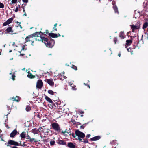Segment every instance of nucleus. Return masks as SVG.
Here are the masks:
<instances>
[{
	"instance_id": "nucleus-20",
	"label": "nucleus",
	"mask_w": 148,
	"mask_h": 148,
	"mask_svg": "<svg viewBox=\"0 0 148 148\" xmlns=\"http://www.w3.org/2000/svg\"><path fill=\"white\" fill-rule=\"evenodd\" d=\"M45 99L49 103H52L53 102L52 100L49 97L47 96H46L45 97Z\"/></svg>"
},
{
	"instance_id": "nucleus-61",
	"label": "nucleus",
	"mask_w": 148,
	"mask_h": 148,
	"mask_svg": "<svg viewBox=\"0 0 148 148\" xmlns=\"http://www.w3.org/2000/svg\"><path fill=\"white\" fill-rule=\"evenodd\" d=\"M83 116V114H82V115H81V117H82V116Z\"/></svg>"
},
{
	"instance_id": "nucleus-17",
	"label": "nucleus",
	"mask_w": 148,
	"mask_h": 148,
	"mask_svg": "<svg viewBox=\"0 0 148 148\" xmlns=\"http://www.w3.org/2000/svg\"><path fill=\"white\" fill-rule=\"evenodd\" d=\"M49 35L53 38H56L58 37L56 34L53 33H49Z\"/></svg>"
},
{
	"instance_id": "nucleus-49",
	"label": "nucleus",
	"mask_w": 148,
	"mask_h": 148,
	"mask_svg": "<svg viewBox=\"0 0 148 148\" xmlns=\"http://www.w3.org/2000/svg\"><path fill=\"white\" fill-rule=\"evenodd\" d=\"M12 45L13 46H15L16 47H17V46L15 45V43L14 42H13V43L12 44Z\"/></svg>"
},
{
	"instance_id": "nucleus-62",
	"label": "nucleus",
	"mask_w": 148,
	"mask_h": 148,
	"mask_svg": "<svg viewBox=\"0 0 148 148\" xmlns=\"http://www.w3.org/2000/svg\"><path fill=\"white\" fill-rule=\"evenodd\" d=\"M1 140H2L3 141H4V140L2 138L1 139Z\"/></svg>"
},
{
	"instance_id": "nucleus-64",
	"label": "nucleus",
	"mask_w": 148,
	"mask_h": 148,
	"mask_svg": "<svg viewBox=\"0 0 148 148\" xmlns=\"http://www.w3.org/2000/svg\"><path fill=\"white\" fill-rule=\"evenodd\" d=\"M58 36H60V34H58Z\"/></svg>"
},
{
	"instance_id": "nucleus-13",
	"label": "nucleus",
	"mask_w": 148,
	"mask_h": 148,
	"mask_svg": "<svg viewBox=\"0 0 148 148\" xmlns=\"http://www.w3.org/2000/svg\"><path fill=\"white\" fill-rule=\"evenodd\" d=\"M58 143L60 145H66V143L63 140H58Z\"/></svg>"
},
{
	"instance_id": "nucleus-63",
	"label": "nucleus",
	"mask_w": 148,
	"mask_h": 148,
	"mask_svg": "<svg viewBox=\"0 0 148 148\" xmlns=\"http://www.w3.org/2000/svg\"><path fill=\"white\" fill-rule=\"evenodd\" d=\"M12 51L11 50H10L9 51L10 52H11Z\"/></svg>"
},
{
	"instance_id": "nucleus-12",
	"label": "nucleus",
	"mask_w": 148,
	"mask_h": 148,
	"mask_svg": "<svg viewBox=\"0 0 148 148\" xmlns=\"http://www.w3.org/2000/svg\"><path fill=\"white\" fill-rule=\"evenodd\" d=\"M17 132L16 130H14L10 134V136L11 138H14L17 134Z\"/></svg>"
},
{
	"instance_id": "nucleus-9",
	"label": "nucleus",
	"mask_w": 148,
	"mask_h": 148,
	"mask_svg": "<svg viewBox=\"0 0 148 148\" xmlns=\"http://www.w3.org/2000/svg\"><path fill=\"white\" fill-rule=\"evenodd\" d=\"M13 20V19L12 18H11L8 19L6 22H5L3 24V26H5L7 25L8 24H10L11 23Z\"/></svg>"
},
{
	"instance_id": "nucleus-16",
	"label": "nucleus",
	"mask_w": 148,
	"mask_h": 148,
	"mask_svg": "<svg viewBox=\"0 0 148 148\" xmlns=\"http://www.w3.org/2000/svg\"><path fill=\"white\" fill-rule=\"evenodd\" d=\"M68 146L70 148H75V145L72 143L69 142L68 143Z\"/></svg>"
},
{
	"instance_id": "nucleus-7",
	"label": "nucleus",
	"mask_w": 148,
	"mask_h": 148,
	"mask_svg": "<svg viewBox=\"0 0 148 148\" xmlns=\"http://www.w3.org/2000/svg\"><path fill=\"white\" fill-rule=\"evenodd\" d=\"M6 32L11 34H15L17 33L16 32H14L12 29V28L11 27H9L7 28Z\"/></svg>"
},
{
	"instance_id": "nucleus-32",
	"label": "nucleus",
	"mask_w": 148,
	"mask_h": 148,
	"mask_svg": "<svg viewBox=\"0 0 148 148\" xmlns=\"http://www.w3.org/2000/svg\"><path fill=\"white\" fill-rule=\"evenodd\" d=\"M4 4L3 3L0 2V8H4Z\"/></svg>"
},
{
	"instance_id": "nucleus-50",
	"label": "nucleus",
	"mask_w": 148,
	"mask_h": 148,
	"mask_svg": "<svg viewBox=\"0 0 148 148\" xmlns=\"http://www.w3.org/2000/svg\"><path fill=\"white\" fill-rule=\"evenodd\" d=\"M57 79V77L56 76H55L54 77V80H56Z\"/></svg>"
},
{
	"instance_id": "nucleus-40",
	"label": "nucleus",
	"mask_w": 148,
	"mask_h": 148,
	"mask_svg": "<svg viewBox=\"0 0 148 148\" xmlns=\"http://www.w3.org/2000/svg\"><path fill=\"white\" fill-rule=\"evenodd\" d=\"M30 137L29 136L28 134H27V135L26 136V138L27 139H30Z\"/></svg>"
},
{
	"instance_id": "nucleus-29",
	"label": "nucleus",
	"mask_w": 148,
	"mask_h": 148,
	"mask_svg": "<svg viewBox=\"0 0 148 148\" xmlns=\"http://www.w3.org/2000/svg\"><path fill=\"white\" fill-rule=\"evenodd\" d=\"M31 110V107L29 106H27L26 108V110L27 111H30Z\"/></svg>"
},
{
	"instance_id": "nucleus-34",
	"label": "nucleus",
	"mask_w": 148,
	"mask_h": 148,
	"mask_svg": "<svg viewBox=\"0 0 148 148\" xmlns=\"http://www.w3.org/2000/svg\"><path fill=\"white\" fill-rule=\"evenodd\" d=\"M72 68L75 70H77V67L74 65H72Z\"/></svg>"
},
{
	"instance_id": "nucleus-36",
	"label": "nucleus",
	"mask_w": 148,
	"mask_h": 148,
	"mask_svg": "<svg viewBox=\"0 0 148 148\" xmlns=\"http://www.w3.org/2000/svg\"><path fill=\"white\" fill-rule=\"evenodd\" d=\"M114 42L115 44L116 43V42L117 41V38H114Z\"/></svg>"
},
{
	"instance_id": "nucleus-45",
	"label": "nucleus",
	"mask_w": 148,
	"mask_h": 148,
	"mask_svg": "<svg viewBox=\"0 0 148 148\" xmlns=\"http://www.w3.org/2000/svg\"><path fill=\"white\" fill-rule=\"evenodd\" d=\"M71 135L74 138L75 137V136H76V135H75L74 133H72Z\"/></svg>"
},
{
	"instance_id": "nucleus-51",
	"label": "nucleus",
	"mask_w": 148,
	"mask_h": 148,
	"mask_svg": "<svg viewBox=\"0 0 148 148\" xmlns=\"http://www.w3.org/2000/svg\"><path fill=\"white\" fill-rule=\"evenodd\" d=\"M65 133V131H62L61 132V134H63L64 133Z\"/></svg>"
},
{
	"instance_id": "nucleus-52",
	"label": "nucleus",
	"mask_w": 148,
	"mask_h": 148,
	"mask_svg": "<svg viewBox=\"0 0 148 148\" xmlns=\"http://www.w3.org/2000/svg\"><path fill=\"white\" fill-rule=\"evenodd\" d=\"M46 34H48L49 35V32H48V30H46Z\"/></svg>"
},
{
	"instance_id": "nucleus-42",
	"label": "nucleus",
	"mask_w": 148,
	"mask_h": 148,
	"mask_svg": "<svg viewBox=\"0 0 148 148\" xmlns=\"http://www.w3.org/2000/svg\"><path fill=\"white\" fill-rule=\"evenodd\" d=\"M23 2L25 3H27L28 2V0H22Z\"/></svg>"
},
{
	"instance_id": "nucleus-47",
	"label": "nucleus",
	"mask_w": 148,
	"mask_h": 148,
	"mask_svg": "<svg viewBox=\"0 0 148 148\" xmlns=\"http://www.w3.org/2000/svg\"><path fill=\"white\" fill-rule=\"evenodd\" d=\"M57 23H56V24H55L54 25V27H55V30L56 31L57 30V28H56V26H57Z\"/></svg>"
},
{
	"instance_id": "nucleus-21",
	"label": "nucleus",
	"mask_w": 148,
	"mask_h": 148,
	"mask_svg": "<svg viewBox=\"0 0 148 148\" xmlns=\"http://www.w3.org/2000/svg\"><path fill=\"white\" fill-rule=\"evenodd\" d=\"M126 44L128 45H130L132 42V41L131 40H128L126 41Z\"/></svg>"
},
{
	"instance_id": "nucleus-56",
	"label": "nucleus",
	"mask_w": 148,
	"mask_h": 148,
	"mask_svg": "<svg viewBox=\"0 0 148 148\" xmlns=\"http://www.w3.org/2000/svg\"><path fill=\"white\" fill-rule=\"evenodd\" d=\"M12 148H18L16 147V146H14L12 147Z\"/></svg>"
},
{
	"instance_id": "nucleus-4",
	"label": "nucleus",
	"mask_w": 148,
	"mask_h": 148,
	"mask_svg": "<svg viewBox=\"0 0 148 148\" xmlns=\"http://www.w3.org/2000/svg\"><path fill=\"white\" fill-rule=\"evenodd\" d=\"M40 131H42L45 134H47L49 132V130L45 126H43L39 128Z\"/></svg>"
},
{
	"instance_id": "nucleus-10",
	"label": "nucleus",
	"mask_w": 148,
	"mask_h": 148,
	"mask_svg": "<svg viewBox=\"0 0 148 148\" xmlns=\"http://www.w3.org/2000/svg\"><path fill=\"white\" fill-rule=\"evenodd\" d=\"M131 26V28L132 29V32H134L135 29H137L139 28L140 26L139 25H132Z\"/></svg>"
},
{
	"instance_id": "nucleus-1",
	"label": "nucleus",
	"mask_w": 148,
	"mask_h": 148,
	"mask_svg": "<svg viewBox=\"0 0 148 148\" xmlns=\"http://www.w3.org/2000/svg\"><path fill=\"white\" fill-rule=\"evenodd\" d=\"M51 126L54 130L57 132H61V130L60 129L59 125L58 123H53L51 124Z\"/></svg>"
},
{
	"instance_id": "nucleus-55",
	"label": "nucleus",
	"mask_w": 148,
	"mask_h": 148,
	"mask_svg": "<svg viewBox=\"0 0 148 148\" xmlns=\"http://www.w3.org/2000/svg\"><path fill=\"white\" fill-rule=\"evenodd\" d=\"M63 77L64 79H66V78H67L66 77V76H63Z\"/></svg>"
},
{
	"instance_id": "nucleus-59",
	"label": "nucleus",
	"mask_w": 148,
	"mask_h": 148,
	"mask_svg": "<svg viewBox=\"0 0 148 148\" xmlns=\"http://www.w3.org/2000/svg\"><path fill=\"white\" fill-rule=\"evenodd\" d=\"M53 30H55V27H54L53 28Z\"/></svg>"
},
{
	"instance_id": "nucleus-6",
	"label": "nucleus",
	"mask_w": 148,
	"mask_h": 148,
	"mask_svg": "<svg viewBox=\"0 0 148 148\" xmlns=\"http://www.w3.org/2000/svg\"><path fill=\"white\" fill-rule=\"evenodd\" d=\"M43 86V82L41 80H38L36 83V87L38 89L41 88Z\"/></svg>"
},
{
	"instance_id": "nucleus-8",
	"label": "nucleus",
	"mask_w": 148,
	"mask_h": 148,
	"mask_svg": "<svg viewBox=\"0 0 148 148\" xmlns=\"http://www.w3.org/2000/svg\"><path fill=\"white\" fill-rule=\"evenodd\" d=\"M45 81L51 86H53L54 85V82L52 79H47Z\"/></svg>"
},
{
	"instance_id": "nucleus-15",
	"label": "nucleus",
	"mask_w": 148,
	"mask_h": 148,
	"mask_svg": "<svg viewBox=\"0 0 148 148\" xmlns=\"http://www.w3.org/2000/svg\"><path fill=\"white\" fill-rule=\"evenodd\" d=\"M26 133L25 132H22L20 135V136L21 138H26Z\"/></svg>"
},
{
	"instance_id": "nucleus-31",
	"label": "nucleus",
	"mask_w": 148,
	"mask_h": 148,
	"mask_svg": "<svg viewBox=\"0 0 148 148\" xmlns=\"http://www.w3.org/2000/svg\"><path fill=\"white\" fill-rule=\"evenodd\" d=\"M50 143L51 145H53L55 144V141L54 140H51L50 141Z\"/></svg>"
},
{
	"instance_id": "nucleus-48",
	"label": "nucleus",
	"mask_w": 148,
	"mask_h": 148,
	"mask_svg": "<svg viewBox=\"0 0 148 148\" xmlns=\"http://www.w3.org/2000/svg\"><path fill=\"white\" fill-rule=\"evenodd\" d=\"M90 134H88V135H87L86 136V137L87 138H89L90 137Z\"/></svg>"
},
{
	"instance_id": "nucleus-28",
	"label": "nucleus",
	"mask_w": 148,
	"mask_h": 148,
	"mask_svg": "<svg viewBox=\"0 0 148 148\" xmlns=\"http://www.w3.org/2000/svg\"><path fill=\"white\" fill-rule=\"evenodd\" d=\"M123 34V33L122 32H121L119 34V37L121 39H123L124 38Z\"/></svg>"
},
{
	"instance_id": "nucleus-54",
	"label": "nucleus",
	"mask_w": 148,
	"mask_h": 148,
	"mask_svg": "<svg viewBox=\"0 0 148 148\" xmlns=\"http://www.w3.org/2000/svg\"><path fill=\"white\" fill-rule=\"evenodd\" d=\"M118 56L119 57H120L121 56V54L120 53H119V54H118Z\"/></svg>"
},
{
	"instance_id": "nucleus-39",
	"label": "nucleus",
	"mask_w": 148,
	"mask_h": 148,
	"mask_svg": "<svg viewBox=\"0 0 148 148\" xmlns=\"http://www.w3.org/2000/svg\"><path fill=\"white\" fill-rule=\"evenodd\" d=\"M84 143H87L88 142V141L87 140H83V142Z\"/></svg>"
},
{
	"instance_id": "nucleus-37",
	"label": "nucleus",
	"mask_w": 148,
	"mask_h": 148,
	"mask_svg": "<svg viewBox=\"0 0 148 148\" xmlns=\"http://www.w3.org/2000/svg\"><path fill=\"white\" fill-rule=\"evenodd\" d=\"M78 139L80 141L83 142L84 139L80 138H78Z\"/></svg>"
},
{
	"instance_id": "nucleus-18",
	"label": "nucleus",
	"mask_w": 148,
	"mask_h": 148,
	"mask_svg": "<svg viewBox=\"0 0 148 148\" xmlns=\"http://www.w3.org/2000/svg\"><path fill=\"white\" fill-rule=\"evenodd\" d=\"M40 131L39 130V129L38 130L37 129H34L32 130V132L34 134H38L39 132Z\"/></svg>"
},
{
	"instance_id": "nucleus-27",
	"label": "nucleus",
	"mask_w": 148,
	"mask_h": 148,
	"mask_svg": "<svg viewBox=\"0 0 148 148\" xmlns=\"http://www.w3.org/2000/svg\"><path fill=\"white\" fill-rule=\"evenodd\" d=\"M69 85L71 86L72 87V88L73 90H76V89L75 88V87H76V86L75 85H73V86H72V84L71 83H69Z\"/></svg>"
},
{
	"instance_id": "nucleus-38",
	"label": "nucleus",
	"mask_w": 148,
	"mask_h": 148,
	"mask_svg": "<svg viewBox=\"0 0 148 148\" xmlns=\"http://www.w3.org/2000/svg\"><path fill=\"white\" fill-rule=\"evenodd\" d=\"M23 12L24 13V15H25V16H26L27 14L25 13V10L24 8H23Z\"/></svg>"
},
{
	"instance_id": "nucleus-23",
	"label": "nucleus",
	"mask_w": 148,
	"mask_h": 148,
	"mask_svg": "<svg viewBox=\"0 0 148 148\" xmlns=\"http://www.w3.org/2000/svg\"><path fill=\"white\" fill-rule=\"evenodd\" d=\"M113 8L115 11V13H117L118 14L119 12L118 10V8L116 6V5H114L113 6Z\"/></svg>"
},
{
	"instance_id": "nucleus-30",
	"label": "nucleus",
	"mask_w": 148,
	"mask_h": 148,
	"mask_svg": "<svg viewBox=\"0 0 148 148\" xmlns=\"http://www.w3.org/2000/svg\"><path fill=\"white\" fill-rule=\"evenodd\" d=\"M29 141L30 142H33V141L36 142V139H34V138H30V139H29Z\"/></svg>"
},
{
	"instance_id": "nucleus-2",
	"label": "nucleus",
	"mask_w": 148,
	"mask_h": 148,
	"mask_svg": "<svg viewBox=\"0 0 148 148\" xmlns=\"http://www.w3.org/2000/svg\"><path fill=\"white\" fill-rule=\"evenodd\" d=\"M41 39L42 40V42L44 43L45 45L47 47H52V45L51 43L48 42L47 38H46L44 37H41Z\"/></svg>"
},
{
	"instance_id": "nucleus-26",
	"label": "nucleus",
	"mask_w": 148,
	"mask_h": 148,
	"mask_svg": "<svg viewBox=\"0 0 148 148\" xmlns=\"http://www.w3.org/2000/svg\"><path fill=\"white\" fill-rule=\"evenodd\" d=\"M48 92L49 94L52 95H54L55 93H56V92H54L51 90H49Z\"/></svg>"
},
{
	"instance_id": "nucleus-35",
	"label": "nucleus",
	"mask_w": 148,
	"mask_h": 148,
	"mask_svg": "<svg viewBox=\"0 0 148 148\" xmlns=\"http://www.w3.org/2000/svg\"><path fill=\"white\" fill-rule=\"evenodd\" d=\"M68 132H66V131H65V133H64L63 135L65 137H66L67 136V134H68Z\"/></svg>"
},
{
	"instance_id": "nucleus-58",
	"label": "nucleus",
	"mask_w": 148,
	"mask_h": 148,
	"mask_svg": "<svg viewBox=\"0 0 148 148\" xmlns=\"http://www.w3.org/2000/svg\"><path fill=\"white\" fill-rule=\"evenodd\" d=\"M13 59V58H10V60H12Z\"/></svg>"
},
{
	"instance_id": "nucleus-43",
	"label": "nucleus",
	"mask_w": 148,
	"mask_h": 148,
	"mask_svg": "<svg viewBox=\"0 0 148 148\" xmlns=\"http://www.w3.org/2000/svg\"><path fill=\"white\" fill-rule=\"evenodd\" d=\"M18 11V8L17 7H16L15 9L14 10V11L15 12H17Z\"/></svg>"
},
{
	"instance_id": "nucleus-14",
	"label": "nucleus",
	"mask_w": 148,
	"mask_h": 148,
	"mask_svg": "<svg viewBox=\"0 0 148 148\" xmlns=\"http://www.w3.org/2000/svg\"><path fill=\"white\" fill-rule=\"evenodd\" d=\"M100 138V136H97L91 138L90 140L92 141H96L99 140Z\"/></svg>"
},
{
	"instance_id": "nucleus-3",
	"label": "nucleus",
	"mask_w": 148,
	"mask_h": 148,
	"mask_svg": "<svg viewBox=\"0 0 148 148\" xmlns=\"http://www.w3.org/2000/svg\"><path fill=\"white\" fill-rule=\"evenodd\" d=\"M76 135L78 136L77 138H83L85 137V134L79 130H77L75 131Z\"/></svg>"
},
{
	"instance_id": "nucleus-60",
	"label": "nucleus",
	"mask_w": 148,
	"mask_h": 148,
	"mask_svg": "<svg viewBox=\"0 0 148 148\" xmlns=\"http://www.w3.org/2000/svg\"><path fill=\"white\" fill-rule=\"evenodd\" d=\"M87 86H88V87L89 88H90V86H89V85H87Z\"/></svg>"
},
{
	"instance_id": "nucleus-41",
	"label": "nucleus",
	"mask_w": 148,
	"mask_h": 148,
	"mask_svg": "<svg viewBox=\"0 0 148 148\" xmlns=\"http://www.w3.org/2000/svg\"><path fill=\"white\" fill-rule=\"evenodd\" d=\"M12 79L13 80H14L15 79V75H12Z\"/></svg>"
},
{
	"instance_id": "nucleus-57",
	"label": "nucleus",
	"mask_w": 148,
	"mask_h": 148,
	"mask_svg": "<svg viewBox=\"0 0 148 148\" xmlns=\"http://www.w3.org/2000/svg\"><path fill=\"white\" fill-rule=\"evenodd\" d=\"M80 113L82 114H83L84 113V112H83L81 111L80 112Z\"/></svg>"
},
{
	"instance_id": "nucleus-11",
	"label": "nucleus",
	"mask_w": 148,
	"mask_h": 148,
	"mask_svg": "<svg viewBox=\"0 0 148 148\" xmlns=\"http://www.w3.org/2000/svg\"><path fill=\"white\" fill-rule=\"evenodd\" d=\"M32 38H33L32 36L30 35L28 36H27L25 38V40L26 42H28V41H31L32 42V43H33L34 42L33 41H32V40L31 39Z\"/></svg>"
},
{
	"instance_id": "nucleus-25",
	"label": "nucleus",
	"mask_w": 148,
	"mask_h": 148,
	"mask_svg": "<svg viewBox=\"0 0 148 148\" xmlns=\"http://www.w3.org/2000/svg\"><path fill=\"white\" fill-rule=\"evenodd\" d=\"M12 99H13L14 100L18 102H19V97L16 96L15 97H13L12 98Z\"/></svg>"
},
{
	"instance_id": "nucleus-53",
	"label": "nucleus",
	"mask_w": 148,
	"mask_h": 148,
	"mask_svg": "<svg viewBox=\"0 0 148 148\" xmlns=\"http://www.w3.org/2000/svg\"><path fill=\"white\" fill-rule=\"evenodd\" d=\"M80 128H84V127L82 125H81V126H80Z\"/></svg>"
},
{
	"instance_id": "nucleus-24",
	"label": "nucleus",
	"mask_w": 148,
	"mask_h": 148,
	"mask_svg": "<svg viewBox=\"0 0 148 148\" xmlns=\"http://www.w3.org/2000/svg\"><path fill=\"white\" fill-rule=\"evenodd\" d=\"M40 33L38 32H37L32 34V36L33 37V36L38 37L39 36V35L40 34Z\"/></svg>"
},
{
	"instance_id": "nucleus-5",
	"label": "nucleus",
	"mask_w": 148,
	"mask_h": 148,
	"mask_svg": "<svg viewBox=\"0 0 148 148\" xmlns=\"http://www.w3.org/2000/svg\"><path fill=\"white\" fill-rule=\"evenodd\" d=\"M9 145H14L15 146H18L19 143L17 142H16L12 140H10L8 141V143L7 145V146H9Z\"/></svg>"
},
{
	"instance_id": "nucleus-46",
	"label": "nucleus",
	"mask_w": 148,
	"mask_h": 148,
	"mask_svg": "<svg viewBox=\"0 0 148 148\" xmlns=\"http://www.w3.org/2000/svg\"><path fill=\"white\" fill-rule=\"evenodd\" d=\"M17 23H19V26L22 29V28L21 26V25H20V24H21V23L20 22H17Z\"/></svg>"
},
{
	"instance_id": "nucleus-44",
	"label": "nucleus",
	"mask_w": 148,
	"mask_h": 148,
	"mask_svg": "<svg viewBox=\"0 0 148 148\" xmlns=\"http://www.w3.org/2000/svg\"><path fill=\"white\" fill-rule=\"evenodd\" d=\"M64 72H62L61 73L59 74L58 75L59 76H60L62 75V74L64 75Z\"/></svg>"
},
{
	"instance_id": "nucleus-33",
	"label": "nucleus",
	"mask_w": 148,
	"mask_h": 148,
	"mask_svg": "<svg viewBox=\"0 0 148 148\" xmlns=\"http://www.w3.org/2000/svg\"><path fill=\"white\" fill-rule=\"evenodd\" d=\"M17 1V0H12L11 3L12 4H15Z\"/></svg>"
},
{
	"instance_id": "nucleus-19",
	"label": "nucleus",
	"mask_w": 148,
	"mask_h": 148,
	"mask_svg": "<svg viewBox=\"0 0 148 148\" xmlns=\"http://www.w3.org/2000/svg\"><path fill=\"white\" fill-rule=\"evenodd\" d=\"M27 77L28 78H30L31 79H32L34 78L35 77L33 75H32L30 72H28V74L27 75Z\"/></svg>"
},
{
	"instance_id": "nucleus-22",
	"label": "nucleus",
	"mask_w": 148,
	"mask_h": 148,
	"mask_svg": "<svg viewBox=\"0 0 148 148\" xmlns=\"http://www.w3.org/2000/svg\"><path fill=\"white\" fill-rule=\"evenodd\" d=\"M148 26V23L147 22L145 23L143 25V28L144 29Z\"/></svg>"
}]
</instances>
